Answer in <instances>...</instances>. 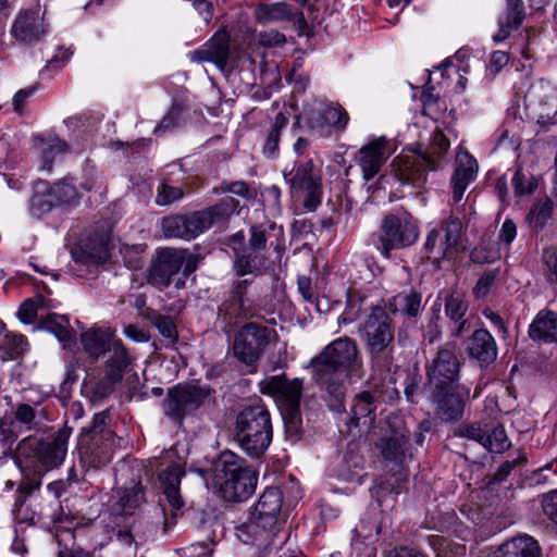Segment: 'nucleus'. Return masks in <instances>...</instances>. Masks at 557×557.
Wrapping results in <instances>:
<instances>
[{
  "label": "nucleus",
  "mask_w": 557,
  "mask_h": 557,
  "mask_svg": "<svg viewBox=\"0 0 557 557\" xmlns=\"http://www.w3.org/2000/svg\"><path fill=\"white\" fill-rule=\"evenodd\" d=\"M497 557H540V548L533 537L522 535L503 544Z\"/></svg>",
  "instance_id": "obj_33"
},
{
  "label": "nucleus",
  "mask_w": 557,
  "mask_h": 557,
  "mask_svg": "<svg viewBox=\"0 0 557 557\" xmlns=\"http://www.w3.org/2000/svg\"><path fill=\"white\" fill-rule=\"evenodd\" d=\"M255 17L261 24L290 21L295 12L285 2L261 3L255 9Z\"/></svg>",
  "instance_id": "obj_34"
},
{
  "label": "nucleus",
  "mask_w": 557,
  "mask_h": 557,
  "mask_svg": "<svg viewBox=\"0 0 557 557\" xmlns=\"http://www.w3.org/2000/svg\"><path fill=\"white\" fill-rule=\"evenodd\" d=\"M185 475L182 465L172 462L159 473L160 484L172 510H180L184 500L180 494L181 479Z\"/></svg>",
  "instance_id": "obj_26"
},
{
  "label": "nucleus",
  "mask_w": 557,
  "mask_h": 557,
  "mask_svg": "<svg viewBox=\"0 0 557 557\" xmlns=\"http://www.w3.org/2000/svg\"><path fill=\"white\" fill-rule=\"evenodd\" d=\"M383 253L387 257L389 250L412 245L419 235L418 226L410 215L398 218L388 215L382 225Z\"/></svg>",
  "instance_id": "obj_16"
},
{
  "label": "nucleus",
  "mask_w": 557,
  "mask_h": 557,
  "mask_svg": "<svg viewBox=\"0 0 557 557\" xmlns=\"http://www.w3.org/2000/svg\"><path fill=\"white\" fill-rule=\"evenodd\" d=\"M36 419L35 409L27 404H20L14 410V421L22 424L27 431L34 428Z\"/></svg>",
  "instance_id": "obj_50"
},
{
  "label": "nucleus",
  "mask_w": 557,
  "mask_h": 557,
  "mask_svg": "<svg viewBox=\"0 0 557 557\" xmlns=\"http://www.w3.org/2000/svg\"><path fill=\"white\" fill-rule=\"evenodd\" d=\"M120 438L113 432L102 435H82L78 443L81 461L89 468H100L108 465L113 456Z\"/></svg>",
  "instance_id": "obj_15"
},
{
  "label": "nucleus",
  "mask_w": 557,
  "mask_h": 557,
  "mask_svg": "<svg viewBox=\"0 0 557 557\" xmlns=\"http://www.w3.org/2000/svg\"><path fill=\"white\" fill-rule=\"evenodd\" d=\"M461 232L459 219L450 216L442 221L428 233L423 247L426 258L434 263L450 258L458 250Z\"/></svg>",
  "instance_id": "obj_8"
},
{
  "label": "nucleus",
  "mask_w": 557,
  "mask_h": 557,
  "mask_svg": "<svg viewBox=\"0 0 557 557\" xmlns=\"http://www.w3.org/2000/svg\"><path fill=\"white\" fill-rule=\"evenodd\" d=\"M57 206L53 197H50V188L46 183H38L30 198V210L36 215H41Z\"/></svg>",
  "instance_id": "obj_38"
},
{
  "label": "nucleus",
  "mask_w": 557,
  "mask_h": 557,
  "mask_svg": "<svg viewBox=\"0 0 557 557\" xmlns=\"http://www.w3.org/2000/svg\"><path fill=\"white\" fill-rule=\"evenodd\" d=\"M395 176L403 183L420 186L425 182L426 170H435V163L421 153L406 151L398 154L393 163Z\"/></svg>",
  "instance_id": "obj_19"
},
{
  "label": "nucleus",
  "mask_w": 557,
  "mask_h": 557,
  "mask_svg": "<svg viewBox=\"0 0 557 557\" xmlns=\"http://www.w3.org/2000/svg\"><path fill=\"white\" fill-rule=\"evenodd\" d=\"M184 260V249H157L148 270V282L159 288L168 287L182 269Z\"/></svg>",
  "instance_id": "obj_17"
},
{
  "label": "nucleus",
  "mask_w": 557,
  "mask_h": 557,
  "mask_svg": "<svg viewBox=\"0 0 557 557\" xmlns=\"http://www.w3.org/2000/svg\"><path fill=\"white\" fill-rule=\"evenodd\" d=\"M184 193L181 187L162 184L158 190L156 201L160 206L170 205L183 197Z\"/></svg>",
  "instance_id": "obj_53"
},
{
  "label": "nucleus",
  "mask_w": 557,
  "mask_h": 557,
  "mask_svg": "<svg viewBox=\"0 0 557 557\" xmlns=\"http://www.w3.org/2000/svg\"><path fill=\"white\" fill-rule=\"evenodd\" d=\"M376 407L377 399L372 393L362 392L357 395L350 411L351 424L356 428H359L361 432L369 431L376 418Z\"/></svg>",
  "instance_id": "obj_27"
},
{
  "label": "nucleus",
  "mask_w": 557,
  "mask_h": 557,
  "mask_svg": "<svg viewBox=\"0 0 557 557\" xmlns=\"http://www.w3.org/2000/svg\"><path fill=\"white\" fill-rule=\"evenodd\" d=\"M119 341L110 329L91 327L81 334L83 349L94 362L109 352Z\"/></svg>",
  "instance_id": "obj_23"
},
{
  "label": "nucleus",
  "mask_w": 557,
  "mask_h": 557,
  "mask_svg": "<svg viewBox=\"0 0 557 557\" xmlns=\"http://www.w3.org/2000/svg\"><path fill=\"white\" fill-rule=\"evenodd\" d=\"M209 393L197 385L178 384L169 389L163 409L170 418L182 421L189 412L201 406Z\"/></svg>",
  "instance_id": "obj_14"
},
{
  "label": "nucleus",
  "mask_w": 557,
  "mask_h": 557,
  "mask_svg": "<svg viewBox=\"0 0 557 557\" xmlns=\"http://www.w3.org/2000/svg\"><path fill=\"white\" fill-rule=\"evenodd\" d=\"M468 351L471 358L481 366H487L497 358V346L492 334L484 329L474 331L468 342Z\"/></svg>",
  "instance_id": "obj_29"
},
{
  "label": "nucleus",
  "mask_w": 557,
  "mask_h": 557,
  "mask_svg": "<svg viewBox=\"0 0 557 557\" xmlns=\"http://www.w3.org/2000/svg\"><path fill=\"white\" fill-rule=\"evenodd\" d=\"M358 334L364 344L372 370L387 373L394 364L395 336L392 320L384 308L372 307L359 325Z\"/></svg>",
  "instance_id": "obj_2"
},
{
  "label": "nucleus",
  "mask_w": 557,
  "mask_h": 557,
  "mask_svg": "<svg viewBox=\"0 0 557 557\" xmlns=\"http://www.w3.org/2000/svg\"><path fill=\"white\" fill-rule=\"evenodd\" d=\"M246 330V362L257 360L265 346L275 338V331L267 325L248 322Z\"/></svg>",
  "instance_id": "obj_28"
},
{
  "label": "nucleus",
  "mask_w": 557,
  "mask_h": 557,
  "mask_svg": "<svg viewBox=\"0 0 557 557\" xmlns=\"http://www.w3.org/2000/svg\"><path fill=\"white\" fill-rule=\"evenodd\" d=\"M72 429L63 426L51 438L45 441L26 440L20 447L21 451L30 448L36 461L46 470L59 468L66 456Z\"/></svg>",
  "instance_id": "obj_12"
},
{
  "label": "nucleus",
  "mask_w": 557,
  "mask_h": 557,
  "mask_svg": "<svg viewBox=\"0 0 557 557\" xmlns=\"http://www.w3.org/2000/svg\"><path fill=\"white\" fill-rule=\"evenodd\" d=\"M261 200L264 209L271 214L274 215L280 212L281 190L277 186L272 185L261 191Z\"/></svg>",
  "instance_id": "obj_49"
},
{
  "label": "nucleus",
  "mask_w": 557,
  "mask_h": 557,
  "mask_svg": "<svg viewBox=\"0 0 557 557\" xmlns=\"http://www.w3.org/2000/svg\"><path fill=\"white\" fill-rule=\"evenodd\" d=\"M260 392L270 395L280 409L286 433L297 437L301 430L300 401L304 383L300 379H289L284 373L270 375L259 382Z\"/></svg>",
  "instance_id": "obj_4"
},
{
  "label": "nucleus",
  "mask_w": 557,
  "mask_h": 557,
  "mask_svg": "<svg viewBox=\"0 0 557 557\" xmlns=\"http://www.w3.org/2000/svg\"><path fill=\"white\" fill-rule=\"evenodd\" d=\"M182 112L183 107L178 103H174L160 124L156 127L154 133L160 135L165 131L174 128L178 124Z\"/></svg>",
  "instance_id": "obj_51"
},
{
  "label": "nucleus",
  "mask_w": 557,
  "mask_h": 557,
  "mask_svg": "<svg viewBox=\"0 0 557 557\" xmlns=\"http://www.w3.org/2000/svg\"><path fill=\"white\" fill-rule=\"evenodd\" d=\"M292 189L304 193V206L308 211H314L321 203L322 187L319 170L311 160L299 164L290 177L286 178Z\"/></svg>",
  "instance_id": "obj_18"
},
{
  "label": "nucleus",
  "mask_w": 557,
  "mask_h": 557,
  "mask_svg": "<svg viewBox=\"0 0 557 557\" xmlns=\"http://www.w3.org/2000/svg\"><path fill=\"white\" fill-rule=\"evenodd\" d=\"M66 149H67V145L65 141H63L59 138L52 139L50 141V144L48 145V147H46L42 150L41 169L46 170V171H50L52 169V164H53V157L57 153H62V152L66 151Z\"/></svg>",
  "instance_id": "obj_47"
},
{
  "label": "nucleus",
  "mask_w": 557,
  "mask_h": 557,
  "mask_svg": "<svg viewBox=\"0 0 557 557\" xmlns=\"http://www.w3.org/2000/svg\"><path fill=\"white\" fill-rule=\"evenodd\" d=\"M424 338L429 343L437 341L442 334L440 307L432 309V315L430 317L426 325L424 326Z\"/></svg>",
  "instance_id": "obj_52"
},
{
  "label": "nucleus",
  "mask_w": 557,
  "mask_h": 557,
  "mask_svg": "<svg viewBox=\"0 0 557 557\" xmlns=\"http://www.w3.org/2000/svg\"><path fill=\"white\" fill-rule=\"evenodd\" d=\"M108 421L109 413L107 411L96 413L91 428L84 435H102L104 432H112V430L107 428Z\"/></svg>",
  "instance_id": "obj_60"
},
{
  "label": "nucleus",
  "mask_w": 557,
  "mask_h": 557,
  "mask_svg": "<svg viewBox=\"0 0 557 557\" xmlns=\"http://www.w3.org/2000/svg\"><path fill=\"white\" fill-rule=\"evenodd\" d=\"M476 160L467 151L459 150L456 156V170L451 178L455 201H460L469 183L478 172Z\"/></svg>",
  "instance_id": "obj_25"
},
{
  "label": "nucleus",
  "mask_w": 557,
  "mask_h": 557,
  "mask_svg": "<svg viewBox=\"0 0 557 557\" xmlns=\"http://www.w3.org/2000/svg\"><path fill=\"white\" fill-rule=\"evenodd\" d=\"M431 396L437 404V414L444 421H454L461 417L465 407V400L469 399V389L465 386H455L453 389L444 393H436L431 389Z\"/></svg>",
  "instance_id": "obj_22"
},
{
  "label": "nucleus",
  "mask_w": 557,
  "mask_h": 557,
  "mask_svg": "<svg viewBox=\"0 0 557 557\" xmlns=\"http://www.w3.org/2000/svg\"><path fill=\"white\" fill-rule=\"evenodd\" d=\"M50 299L44 296L26 299L18 309V318L24 323H32L37 314L38 309L50 307Z\"/></svg>",
  "instance_id": "obj_44"
},
{
  "label": "nucleus",
  "mask_w": 557,
  "mask_h": 557,
  "mask_svg": "<svg viewBox=\"0 0 557 557\" xmlns=\"http://www.w3.org/2000/svg\"><path fill=\"white\" fill-rule=\"evenodd\" d=\"M186 553L188 557H211V544L205 542L193 544L187 548Z\"/></svg>",
  "instance_id": "obj_64"
},
{
  "label": "nucleus",
  "mask_w": 557,
  "mask_h": 557,
  "mask_svg": "<svg viewBox=\"0 0 557 557\" xmlns=\"http://www.w3.org/2000/svg\"><path fill=\"white\" fill-rule=\"evenodd\" d=\"M509 61V54L505 51H495L490 60L488 70L497 74Z\"/></svg>",
  "instance_id": "obj_63"
},
{
  "label": "nucleus",
  "mask_w": 557,
  "mask_h": 557,
  "mask_svg": "<svg viewBox=\"0 0 557 557\" xmlns=\"http://www.w3.org/2000/svg\"><path fill=\"white\" fill-rule=\"evenodd\" d=\"M39 327L53 333L60 342L67 343L73 339L69 320L64 315L50 313L40 320Z\"/></svg>",
  "instance_id": "obj_35"
},
{
  "label": "nucleus",
  "mask_w": 557,
  "mask_h": 557,
  "mask_svg": "<svg viewBox=\"0 0 557 557\" xmlns=\"http://www.w3.org/2000/svg\"><path fill=\"white\" fill-rule=\"evenodd\" d=\"M50 197H53L57 205H72L77 200L78 194L71 182L63 180L50 187Z\"/></svg>",
  "instance_id": "obj_42"
},
{
  "label": "nucleus",
  "mask_w": 557,
  "mask_h": 557,
  "mask_svg": "<svg viewBox=\"0 0 557 557\" xmlns=\"http://www.w3.org/2000/svg\"><path fill=\"white\" fill-rule=\"evenodd\" d=\"M134 357L120 339L113 344L104 361V374L101 377L88 376L84 386L92 400H100L111 395L124 375L133 370Z\"/></svg>",
  "instance_id": "obj_6"
},
{
  "label": "nucleus",
  "mask_w": 557,
  "mask_h": 557,
  "mask_svg": "<svg viewBox=\"0 0 557 557\" xmlns=\"http://www.w3.org/2000/svg\"><path fill=\"white\" fill-rule=\"evenodd\" d=\"M542 507L544 515L557 525V490L544 495Z\"/></svg>",
  "instance_id": "obj_56"
},
{
  "label": "nucleus",
  "mask_w": 557,
  "mask_h": 557,
  "mask_svg": "<svg viewBox=\"0 0 557 557\" xmlns=\"http://www.w3.org/2000/svg\"><path fill=\"white\" fill-rule=\"evenodd\" d=\"M0 347L7 351L9 359H16L27 350V341L24 335L5 333Z\"/></svg>",
  "instance_id": "obj_43"
},
{
  "label": "nucleus",
  "mask_w": 557,
  "mask_h": 557,
  "mask_svg": "<svg viewBox=\"0 0 557 557\" xmlns=\"http://www.w3.org/2000/svg\"><path fill=\"white\" fill-rule=\"evenodd\" d=\"M544 262L547 281L557 285V247L545 252Z\"/></svg>",
  "instance_id": "obj_59"
},
{
  "label": "nucleus",
  "mask_w": 557,
  "mask_h": 557,
  "mask_svg": "<svg viewBox=\"0 0 557 557\" xmlns=\"http://www.w3.org/2000/svg\"><path fill=\"white\" fill-rule=\"evenodd\" d=\"M395 145L385 136H380L359 150L358 163L362 169L363 177L373 178L394 152Z\"/></svg>",
  "instance_id": "obj_21"
},
{
  "label": "nucleus",
  "mask_w": 557,
  "mask_h": 557,
  "mask_svg": "<svg viewBox=\"0 0 557 557\" xmlns=\"http://www.w3.org/2000/svg\"><path fill=\"white\" fill-rule=\"evenodd\" d=\"M525 17V9L522 0H506L505 13L498 18V30L493 36L495 42L507 39L510 33L518 29Z\"/></svg>",
  "instance_id": "obj_30"
},
{
  "label": "nucleus",
  "mask_w": 557,
  "mask_h": 557,
  "mask_svg": "<svg viewBox=\"0 0 557 557\" xmlns=\"http://www.w3.org/2000/svg\"><path fill=\"white\" fill-rule=\"evenodd\" d=\"M258 41L263 47H281L286 42V37L276 30L262 32L258 35Z\"/></svg>",
  "instance_id": "obj_58"
},
{
  "label": "nucleus",
  "mask_w": 557,
  "mask_h": 557,
  "mask_svg": "<svg viewBox=\"0 0 557 557\" xmlns=\"http://www.w3.org/2000/svg\"><path fill=\"white\" fill-rule=\"evenodd\" d=\"M407 443L408 430L400 420H396L392 425V434L382 438L377 446L386 460L400 461Z\"/></svg>",
  "instance_id": "obj_31"
},
{
  "label": "nucleus",
  "mask_w": 557,
  "mask_h": 557,
  "mask_svg": "<svg viewBox=\"0 0 557 557\" xmlns=\"http://www.w3.org/2000/svg\"><path fill=\"white\" fill-rule=\"evenodd\" d=\"M484 448L492 453H502L510 447V442L506 435L504 428H494L486 433Z\"/></svg>",
  "instance_id": "obj_45"
},
{
  "label": "nucleus",
  "mask_w": 557,
  "mask_h": 557,
  "mask_svg": "<svg viewBox=\"0 0 557 557\" xmlns=\"http://www.w3.org/2000/svg\"><path fill=\"white\" fill-rule=\"evenodd\" d=\"M144 502V488L140 484H134L129 490L126 488L120 495L117 506L121 513H132L133 510Z\"/></svg>",
  "instance_id": "obj_40"
},
{
  "label": "nucleus",
  "mask_w": 557,
  "mask_h": 557,
  "mask_svg": "<svg viewBox=\"0 0 557 557\" xmlns=\"http://www.w3.org/2000/svg\"><path fill=\"white\" fill-rule=\"evenodd\" d=\"M239 201L226 196L208 209L188 215H170L162 220V231L166 237L191 239L210 228L213 224L226 220L238 211Z\"/></svg>",
  "instance_id": "obj_3"
},
{
  "label": "nucleus",
  "mask_w": 557,
  "mask_h": 557,
  "mask_svg": "<svg viewBox=\"0 0 557 557\" xmlns=\"http://www.w3.org/2000/svg\"><path fill=\"white\" fill-rule=\"evenodd\" d=\"M267 264V258L261 250H250L246 255V274L260 273Z\"/></svg>",
  "instance_id": "obj_55"
},
{
  "label": "nucleus",
  "mask_w": 557,
  "mask_h": 557,
  "mask_svg": "<svg viewBox=\"0 0 557 557\" xmlns=\"http://www.w3.org/2000/svg\"><path fill=\"white\" fill-rule=\"evenodd\" d=\"M524 107L530 120L546 124L557 114V87L543 79L531 84L524 95Z\"/></svg>",
  "instance_id": "obj_13"
},
{
  "label": "nucleus",
  "mask_w": 557,
  "mask_h": 557,
  "mask_svg": "<svg viewBox=\"0 0 557 557\" xmlns=\"http://www.w3.org/2000/svg\"><path fill=\"white\" fill-rule=\"evenodd\" d=\"M450 144L444 134L440 131L433 133L430 141V146L424 156L425 159H431L435 163V170L440 166L441 159L448 151Z\"/></svg>",
  "instance_id": "obj_41"
},
{
  "label": "nucleus",
  "mask_w": 557,
  "mask_h": 557,
  "mask_svg": "<svg viewBox=\"0 0 557 557\" xmlns=\"http://www.w3.org/2000/svg\"><path fill=\"white\" fill-rule=\"evenodd\" d=\"M243 476L244 466L240 458L228 450L222 453L215 465V480L220 486V495L225 502H242Z\"/></svg>",
  "instance_id": "obj_10"
},
{
  "label": "nucleus",
  "mask_w": 557,
  "mask_h": 557,
  "mask_svg": "<svg viewBox=\"0 0 557 557\" xmlns=\"http://www.w3.org/2000/svg\"><path fill=\"white\" fill-rule=\"evenodd\" d=\"M282 497L277 490L268 488L260 496L256 504L251 516L250 522L246 524L247 534H258V529H261L259 533L258 546L267 545L270 543V531L277 523V515L281 511Z\"/></svg>",
  "instance_id": "obj_9"
},
{
  "label": "nucleus",
  "mask_w": 557,
  "mask_h": 557,
  "mask_svg": "<svg viewBox=\"0 0 557 557\" xmlns=\"http://www.w3.org/2000/svg\"><path fill=\"white\" fill-rule=\"evenodd\" d=\"M460 362L455 352V346L447 344L441 347L436 357L428 366L430 389L444 393L453 389L459 376Z\"/></svg>",
  "instance_id": "obj_11"
},
{
  "label": "nucleus",
  "mask_w": 557,
  "mask_h": 557,
  "mask_svg": "<svg viewBox=\"0 0 557 557\" xmlns=\"http://www.w3.org/2000/svg\"><path fill=\"white\" fill-rule=\"evenodd\" d=\"M421 294L414 290L404 292L394 297L392 306L395 312L416 317L421 308Z\"/></svg>",
  "instance_id": "obj_36"
},
{
  "label": "nucleus",
  "mask_w": 557,
  "mask_h": 557,
  "mask_svg": "<svg viewBox=\"0 0 557 557\" xmlns=\"http://www.w3.org/2000/svg\"><path fill=\"white\" fill-rule=\"evenodd\" d=\"M552 203L549 201H545L534 205L529 215L535 221L537 225H543L549 218Z\"/></svg>",
  "instance_id": "obj_61"
},
{
  "label": "nucleus",
  "mask_w": 557,
  "mask_h": 557,
  "mask_svg": "<svg viewBox=\"0 0 557 557\" xmlns=\"http://www.w3.org/2000/svg\"><path fill=\"white\" fill-rule=\"evenodd\" d=\"M41 476V473L38 471H34L30 474H25L18 486V491L25 496L30 495L34 491L40 487Z\"/></svg>",
  "instance_id": "obj_57"
},
{
  "label": "nucleus",
  "mask_w": 557,
  "mask_h": 557,
  "mask_svg": "<svg viewBox=\"0 0 557 557\" xmlns=\"http://www.w3.org/2000/svg\"><path fill=\"white\" fill-rule=\"evenodd\" d=\"M511 186L517 197L529 196L535 191L537 180L531 172L519 166L511 178Z\"/></svg>",
  "instance_id": "obj_37"
},
{
  "label": "nucleus",
  "mask_w": 557,
  "mask_h": 557,
  "mask_svg": "<svg viewBox=\"0 0 557 557\" xmlns=\"http://www.w3.org/2000/svg\"><path fill=\"white\" fill-rule=\"evenodd\" d=\"M272 441L270 413L255 397L246 404V454L260 457Z\"/></svg>",
  "instance_id": "obj_7"
},
{
  "label": "nucleus",
  "mask_w": 557,
  "mask_h": 557,
  "mask_svg": "<svg viewBox=\"0 0 557 557\" xmlns=\"http://www.w3.org/2000/svg\"><path fill=\"white\" fill-rule=\"evenodd\" d=\"M151 322L162 336L170 339L171 343L176 342L177 331L172 318L162 314H154L151 318Z\"/></svg>",
  "instance_id": "obj_46"
},
{
  "label": "nucleus",
  "mask_w": 557,
  "mask_h": 557,
  "mask_svg": "<svg viewBox=\"0 0 557 557\" xmlns=\"http://www.w3.org/2000/svg\"><path fill=\"white\" fill-rule=\"evenodd\" d=\"M529 335L534 341L557 343V313L549 310L540 311L529 326Z\"/></svg>",
  "instance_id": "obj_32"
},
{
  "label": "nucleus",
  "mask_w": 557,
  "mask_h": 557,
  "mask_svg": "<svg viewBox=\"0 0 557 557\" xmlns=\"http://www.w3.org/2000/svg\"><path fill=\"white\" fill-rule=\"evenodd\" d=\"M468 310L465 294L460 290H451L445 299V313L454 322L460 321Z\"/></svg>",
  "instance_id": "obj_39"
},
{
  "label": "nucleus",
  "mask_w": 557,
  "mask_h": 557,
  "mask_svg": "<svg viewBox=\"0 0 557 557\" xmlns=\"http://www.w3.org/2000/svg\"><path fill=\"white\" fill-rule=\"evenodd\" d=\"M244 38L239 32L219 29L208 42L190 53L196 62H212L222 72L232 73L240 69Z\"/></svg>",
  "instance_id": "obj_5"
},
{
  "label": "nucleus",
  "mask_w": 557,
  "mask_h": 557,
  "mask_svg": "<svg viewBox=\"0 0 557 557\" xmlns=\"http://www.w3.org/2000/svg\"><path fill=\"white\" fill-rule=\"evenodd\" d=\"M311 368L315 380L333 399L332 406L339 409L346 394L349 377L363 376V363L357 342L343 336L326 345L312 358Z\"/></svg>",
  "instance_id": "obj_1"
},
{
  "label": "nucleus",
  "mask_w": 557,
  "mask_h": 557,
  "mask_svg": "<svg viewBox=\"0 0 557 557\" xmlns=\"http://www.w3.org/2000/svg\"><path fill=\"white\" fill-rule=\"evenodd\" d=\"M47 34V25L39 8L22 10L11 27L12 37L22 45L39 42Z\"/></svg>",
  "instance_id": "obj_20"
},
{
  "label": "nucleus",
  "mask_w": 557,
  "mask_h": 557,
  "mask_svg": "<svg viewBox=\"0 0 557 557\" xmlns=\"http://www.w3.org/2000/svg\"><path fill=\"white\" fill-rule=\"evenodd\" d=\"M349 116L341 106L320 103L312 109L307 116L308 125L312 129H323L325 126H332L338 131H343Z\"/></svg>",
  "instance_id": "obj_24"
},
{
  "label": "nucleus",
  "mask_w": 557,
  "mask_h": 557,
  "mask_svg": "<svg viewBox=\"0 0 557 557\" xmlns=\"http://www.w3.org/2000/svg\"><path fill=\"white\" fill-rule=\"evenodd\" d=\"M267 235L263 226H252L249 239V250H265Z\"/></svg>",
  "instance_id": "obj_62"
},
{
  "label": "nucleus",
  "mask_w": 557,
  "mask_h": 557,
  "mask_svg": "<svg viewBox=\"0 0 557 557\" xmlns=\"http://www.w3.org/2000/svg\"><path fill=\"white\" fill-rule=\"evenodd\" d=\"M497 276V271H488L485 272L476 282L473 294L475 298L481 299L485 298L490 292L492 290L495 280Z\"/></svg>",
  "instance_id": "obj_54"
},
{
  "label": "nucleus",
  "mask_w": 557,
  "mask_h": 557,
  "mask_svg": "<svg viewBox=\"0 0 557 557\" xmlns=\"http://www.w3.org/2000/svg\"><path fill=\"white\" fill-rule=\"evenodd\" d=\"M363 301L364 299L357 296L348 298L347 306L342 315L343 323H352L360 318L362 311H367V308H363Z\"/></svg>",
  "instance_id": "obj_48"
}]
</instances>
